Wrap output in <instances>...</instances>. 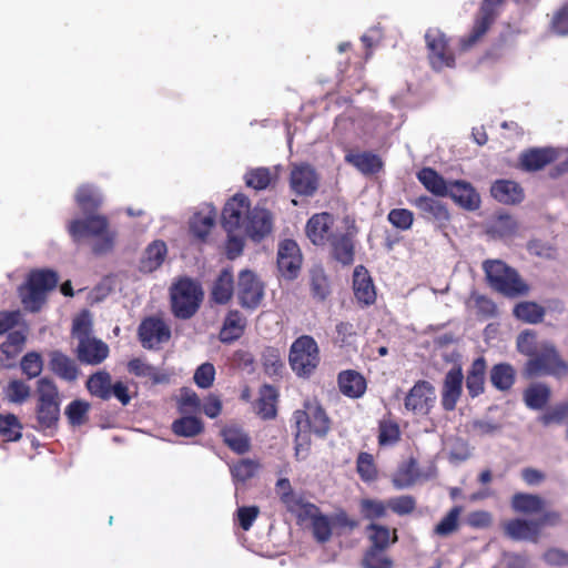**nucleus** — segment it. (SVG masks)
<instances>
[{
	"mask_svg": "<svg viewBox=\"0 0 568 568\" xmlns=\"http://www.w3.org/2000/svg\"><path fill=\"white\" fill-rule=\"evenodd\" d=\"M222 216L226 232L244 233L254 241H260L272 231V214L258 205L252 209L243 194H235L226 202Z\"/></svg>",
	"mask_w": 568,
	"mask_h": 568,
	"instance_id": "obj_1",
	"label": "nucleus"
},
{
	"mask_svg": "<svg viewBox=\"0 0 568 568\" xmlns=\"http://www.w3.org/2000/svg\"><path fill=\"white\" fill-rule=\"evenodd\" d=\"M517 349L529 357L525 366L528 376L568 373V364L559 356L554 344L538 339L534 331H524L517 337Z\"/></svg>",
	"mask_w": 568,
	"mask_h": 568,
	"instance_id": "obj_2",
	"label": "nucleus"
},
{
	"mask_svg": "<svg viewBox=\"0 0 568 568\" xmlns=\"http://www.w3.org/2000/svg\"><path fill=\"white\" fill-rule=\"evenodd\" d=\"M489 285L508 297L526 295L529 286L520 278L518 273L500 260H488L483 264Z\"/></svg>",
	"mask_w": 568,
	"mask_h": 568,
	"instance_id": "obj_3",
	"label": "nucleus"
},
{
	"mask_svg": "<svg viewBox=\"0 0 568 568\" xmlns=\"http://www.w3.org/2000/svg\"><path fill=\"white\" fill-rule=\"evenodd\" d=\"M58 284L57 273L48 270L33 271L28 281L19 288L21 302L26 310L38 312L45 301L47 293Z\"/></svg>",
	"mask_w": 568,
	"mask_h": 568,
	"instance_id": "obj_4",
	"label": "nucleus"
},
{
	"mask_svg": "<svg viewBox=\"0 0 568 568\" xmlns=\"http://www.w3.org/2000/svg\"><path fill=\"white\" fill-rule=\"evenodd\" d=\"M203 298L200 285L190 280L181 278L171 287L173 314L179 318H190L195 314Z\"/></svg>",
	"mask_w": 568,
	"mask_h": 568,
	"instance_id": "obj_5",
	"label": "nucleus"
},
{
	"mask_svg": "<svg viewBox=\"0 0 568 568\" xmlns=\"http://www.w3.org/2000/svg\"><path fill=\"white\" fill-rule=\"evenodd\" d=\"M294 420L296 425V443L297 447L307 443V433L311 430L317 436H325L329 429V420L315 402H306L304 410H296L294 413Z\"/></svg>",
	"mask_w": 568,
	"mask_h": 568,
	"instance_id": "obj_6",
	"label": "nucleus"
},
{
	"mask_svg": "<svg viewBox=\"0 0 568 568\" xmlns=\"http://www.w3.org/2000/svg\"><path fill=\"white\" fill-rule=\"evenodd\" d=\"M288 362L298 377H310L320 364V349L308 335L298 337L291 346Z\"/></svg>",
	"mask_w": 568,
	"mask_h": 568,
	"instance_id": "obj_7",
	"label": "nucleus"
},
{
	"mask_svg": "<svg viewBox=\"0 0 568 568\" xmlns=\"http://www.w3.org/2000/svg\"><path fill=\"white\" fill-rule=\"evenodd\" d=\"M179 409L182 416L172 424V430L178 436L194 437L203 430V424L194 416L187 414L200 409V399L196 393H185L179 400Z\"/></svg>",
	"mask_w": 568,
	"mask_h": 568,
	"instance_id": "obj_8",
	"label": "nucleus"
},
{
	"mask_svg": "<svg viewBox=\"0 0 568 568\" xmlns=\"http://www.w3.org/2000/svg\"><path fill=\"white\" fill-rule=\"evenodd\" d=\"M428 58L433 69L440 71L455 64L453 51L444 32L437 28H430L425 34Z\"/></svg>",
	"mask_w": 568,
	"mask_h": 568,
	"instance_id": "obj_9",
	"label": "nucleus"
},
{
	"mask_svg": "<svg viewBox=\"0 0 568 568\" xmlns=\"http://www.w3.org/2000/svg\"><path fill=\"white\" fill-rule=\"evenodd\" d=\"M236 293L240 304L243 307L255 308L260 305L263 298L264 288L262 283L253 272L248 270H243L239 274Z\"/></svg>",
	"mask_w": 568,
	"mask_h": 568,
	"instance_id": "obj_10",
	"label": "nucleus"
},
{
	"mask_svg": "<svg viewBox=\"0 0 568 568\" xmlns=\"http://www.w3.org/2000/svg\"><path fill=\"white\" fill-rule=\"evenodd\" d=\"M302 264V254L297 243L283 240L277 248V267L282 276L293 280L297 276Z\"/></svg>",
	"mask_w": 568,
	"mask_h": 568,
	"instance_id": "obj_11",
	"label": "nucleus"
},
{
	"mask_svg": "<svg viewBox=\"0 0 568 568\" xmlns=\"http://www.w3.org/2000/svg\"><path fill=\"white\" fill-rule=\"evenodd\" d=\"M139 336L144 347L154 348L170 339L171 331L161 318L149 317L141 323Z\"/></svg>",
	"mask_w": 568,
	"mask_h": 568,
	"instance_id": "obj_12",
	"label": "nucleus"
},
{
	"mask_svg": "<svg viewBox=\"0 0 568 568\" xmlns=\"http://www.w3.org/2000/svg\"><path fill=\"white\" fill-rule=\"evenodd\" d=\"M69 233L75 242L84 237L94 239L103 232L110 231L106 217L103 215H93L87 220L74 219L68 226Z\"/></svg>",
	"mask_w": 568,
	"mask_h": 568,
	"instance_id": "obj_13",
	"label": "nucleus"
},
{
	"mask_svg": "<svg viewBox=\"0 0 568 568\" xmlns=\"http://www.w3.org/2000/svg\"><path fill=\"white\" fill-rule=\"evenodd\" d=\"M297 517L302 521H308L313 529L315 539L325 542L332 535V527L328 518L322 515L318 508L312 504H303L300 507Z\"/></svg>",
	"mask_w": 568,
	"mask_h": 568,
	"instance_id": "obj_14",
	"label": "nucleus"
},
{
	"mask_svg": "<svg viewBox=\"0 0 568 568\" xmlns=\"http://www.w3.org/2000/svg\"><path fill=\"white\" fill-rule=\"evenodd\" d=\"M501 1L503 0L484 1L480 10V16L476 20L471 33L462 40L463 49L470 48L486 33L491 22L494 21L496 8L498 4L501 3Z\"/></svg>",
	"mask_w": 568,
	"mask_h": 568,
	"instance_id": "obj_15",
	"label": "nucleus"
},
{
	"mask_svg": "<svg viewBox=\"0 0 568 568\" xmlns=\"http://www.w3.org/2000/svg\"><path fill=\"white\" fill-rule=\"evenodd\" d=\"M58 393H41L37 406V419L41 429L51 428L58 422L60 403Z\"/></svg>",
	"mask_w": 568,
	"mask_h": 568,
	"instance_id": "obj_16",
	"label": "nucleus"
},
{
	"mask_svg": "<svg viewBox=\"0 0 568 568\" xmlns=\"http://www.w3.org/2000/svg\"><path fill=\"white\" fill-rule=\"evenodd\" d=\"M414 205L420 211L422 216L432 221L439 227H445L450 219L449 212L444 203L438 200L420 196L414 201Z\"/></svg>",
	"mask_w": 568,
	"mask_h": 568,
	"instance_id": "obj_17",
	"label": "nucleus"
},
{
	"mask_svg": "<svg viewBox=\"0 0 568 568\" xmlns=\"http://www.w3.org/2000/svg\"><path fill=\"white\" fill-rule=\"evenodd\" d=\"M559 158V151L554 148H536L521 153V169L532 172L544 169Z\"/></svg>",
	"mask_w": 568,
	"mask_h": 568,
	"instance_id": "obj_18",
	"label": "nucleus"
},
{
	"mask_svg": "<svg viewBox=\"0 0 568 568\" xmlns=\"http://www.w3.org/2000/svg\"><path fill=\"white\" fill-rule=\"evenodd\" d=\"M291 186L300 195H311L317 189V176L306 164L294 165L291 172Z\"/></svg>",
	"mask_w": 568,
	"mask_h": 568,
	"instance_id": "obj_19",
	"label": "nucleus"
},
{
	"mask_svg": "<svg viewBox=\"0 0 568 568\" xmlns=\"http://www.w3.org/2000/svg\"><path fill=\"white\" fill-rule=\"evenodd\" d=\"M462 207L474 211L480 205L479 194L466 181L449 182L448 194Z\"/></svg>",
	"mask_w": 568,
	"mask_h": 568,
	"instance_id": "obj_20",
	"label": "nucleus"
},
{
	"mask_svg": "<svg viewBox=\"0 0 568 568\" xmlns=\"http://www.w3.org/2000/svg\"><path fill=\"white\" fill-rule=\"evenodd\" d=\"M333 216L328 213L313 215L306 224V235L315 245H323L331 239Z\"/></svg>",
	"mask_w": 568,
	"mask_h": 568,
	"instance_id": "obj_21",
	"label": "nucleus"
},
{
	"mask_svg": "<svg viewBox=\"0 0 568 568\" xmlns=\"http://www.w3.org/2000/svg\"><path fill=\"white\" fill-rule=\"evenodd\" d=\"M491 196L503 204H517L524 200L523 187L513 180H497L490 187Z\"/></svg>",
	"mask_w": 568,
	"mask_h": 568,
	"instance_id": "obj_22",
	"label": "nucleus"
},
{
	"mask_svg": "<svg viewBox=\"0 0 568 568\" xmlns=\"http://www.w3.org/2000/svg\"><path fill=\"white\" fill-rule=\"evenodd\" d=\"M77 349L80 361L88 364H99L109 354L108 345L93 336L78 341Z\"/></svg>",
	"mask_w": 568,
	"mask_h": 568,
	"instance_id": "obj_23",
	"label": "nucleus"
},
{
	"mask_svg": "<svg viewBox=\"0 0 568 568\" xmlns=\"http://www.w3.org/2000/svg\"><path fill=\"white\" fill-rule=\"evenodd\" d=\"M353 288L356 300L364 305L373 304L376 300V292L367 270L357 266L353 274Z\"/></svg>",
	"mask_w": 568,
	"mask_h": 568,
	"instance_id": "obj_24",
	"label": "nucleus"
},
{
	"mask_svg": "<svg viewBox=\"0 0 568 568\" xmlns=\"http://www.w3.org/2000/svg\"><path fill=\"white\" fill-rule=\"evenodd\" d=\"M541 529V524L536 520L513 519L505 524L506 534L516 540L536 541Z\"/></svg>",
	"mask_w": 568,
	"mask_h": 568,
	"instance_id": "obj_25",
	"label": "nucleus"
},
{
	"mask_svg": "<svg viewBox=\"0 0 568 568\" xmlns=\"http://www.w3.org/2000/svg\"><path fill=\"white\" fill-rule=\"evenodd\" d=\"M217 211L211 204H205L192 216L190 221L191 232L199 239H205L215 224Z\"/></svg>",
	"mask_w": 568,
	"mask_h": 568,
	"instance_id": "obj_26",
	"label": "nucleus"
},
{
	"mask_svg": "<svg viewBox=\"0 0 568 568\" xmlns=\"http://www.w3.org/2000/svg\"><path fill=\"white\" fill-rule=\"evenodd\" d=\"M244 400L254 402V412L262 418H273L276 415V393H243Z\"/></svg>",
	"mask_w": 568,
	"mask_h": 568,
	"instance_id": "obj_27",
	"label": "nucleus"
},
{
	"mask_svg": "<svg viewBox=\"0 0 568 568\" xmlns=\"http://www.w3.org/2000/svg\"><path fill=\"white\" fill-rule=\"evenodd\" d=\"M166 254V244L160 240L153 241L144 251L140 265L141 270L148 273L158 270L164 262Z\"/></svg>",
	"mask_w": 568,
	"mask_h": 568,
	"instance_id": "obj_28",
	"label": "nucleus"
},
{
	"mask_svg": "<svg viewBox=\"0 0 568 568\" xmlns=\"http://www.w3.org/2000/svg\"><path fill=\"white\" fill-rule=\"evenodd\" d=\"M26 335L20 331L11 332L7 341L0 345V362L3 366H11V361L14 359L23 349Z\"/></svg>",
	"mask_w": 568,
	"mask_h": 568,
	"instance_id": "obj_29",
	"label": "nucleus"
},
{
	"mask_svg": "<svg viewBox=\"0 0 568 568\" xmlns=\"http://www.w3.org/2000/svg\"><path fill=\"white\" fill-rule=\"evenodd\" d=\"M75 201L84 213H90L101 206L103 196L95 186L83 184L75 192Z\"/></svg>",
	"mask_w": 568,
	"mask_h": 568,
	"instance_id": "obj_30",
	"label": "nucleus"
},
{
	"mask_svg": "<svg viewBox=\"0 0 568 568\" xmlns=\"http://www.w3.org/2000/svg\"><path fill=\"white\" fill-rule=\"evenodd\" d=\"M419 182L433 194L446 196L448 194L449 182H446L435 170L424 168L417 174Z\"/></svg>",
	"mask_w": 568,
	"mask_h": 568,
	"instance_id": "obj_31",
	"label": "nucleus"
},
{
	"mask_svg": "<svg viewBox=\"0 0 568 568\" xmlns=\"http://www.w3.org/2000/svg\"><path fill=\"white\" fill-rule=\"evenodd\" d=\"M246 325L245 318L237 312L231 311L220 333V338L224 343L237 339L244 332Z\"/></svg>",
	"mask_w": 568,
	"mask_h": 568,
	"instance_id": "obj_32",
	"label": "nucleus"
},
{
	"mask_svg": "<svg viewBox=\"0 0 568 568\" xmlns=\"http://www.w3.org/2000/svg\"><path fill=\"white\" fill-rule=\"evenodd\" d=\"M260 469V464L253 459H241L240 462L230 466L231 476L235 485L236 491L241 484H245L253 478Z\"/></svg>",
	"mask_w": 568,
	"mask_h": 568,
	"instance_id": "obj_33",
	"label": "nucleus"
},
{
	"mask_svg": "<svg viewBox=\"0 0 568 568\" xmlns=\"http://www.w3.org/2000/svg\"><path fill=\"white\" fill-rule=\"evenodd\" d=\"M345 159L364 174L375 173L382 168L381 159L368 152L348 153Z\"/></svg>",
	"mask_w": 568,
	"mask_h": 568,
	"instance_id": "obj_34",
	"label": "nucleus"
},
{
	"mask_svg": "<svg viewBox=\"0 0 568 568\" xmlns=\"http://www.w3.org/2000/svg\"><path fill=\"white\" fill-rule=\"evenodd\" d=\"M51 369L64 381H74L78 377V369L72 359L65 355L54 352L50 359Z\"/></svg>",
	"mask_w": 568,
	"mask_h": 568,
	"instance_id": "obj_35",
	"label": "nucleus"
},
{
	"mask_svg": "<svg viewBox=\"0 0 568 568\" xmlns=\"http://www.w3.org/2000/svg\"><path fill=\"white\" fill-rule=\"evenodd\" d=\"M332 253L342 264H351L354 261V244L349 234L333 236Z\"/></svg>",
	"mask_w": 568,
	"mask_h": 568,
	"instance_id": "obj_36",
	"label": "nucleus"
},
{
	"mask_svg": "<svg viewBox=\"0 0 568 568\" xmlns=\"http://www.w3.org/2000/svg\"><path fill=\"white\" fill-rule=\"evenodd\" d=\"M516 372L509 364L495 365L490 371V381L494 387L499 390H508L515 382Z\"/></svg>",
	"mask_w": 568,
	"mask_h": 568,
	"instance_id": "obj_37",
	"label": "nucleus"
},
{
	"mask_svg": "<svg viewBox=\"0 0 568 568\" xmlns=\"http://www.w3.org/2000/svg\"><path fill=\"white\" fill-rule=\"evenodd\" d=\"M225 444L235 453L244 454L250 449L248 436L237 426H227L222 432Z\"/></svg>",
	"mask_w": 568,
	"mask_h": 568,
	"instance_id": "obj_38",
	"label": "nucleus"
},
{
	"mask_svg": "<svg viewBox=\"0 0 568 568\" xmlns=\"http://www.w3.org/2000/svg\"><path fill=\"white\" fill-rule=\"evenodd\" d=\"M367 529L368 539L372 542L371 548L386 549L389 545L397 541L395 529L392 532L388 527L379 524H372Z\"/></svg>",
	"mask_w": 568,
	"mask_h": 568,
	"instance_id": "obj_39",
	"label": "nucleus"
},
{
	"mask_svg": "<svg viewBox=\"0 0 568 568\" xmlns=\"http://www.w3.org/2000/svg\"><path fill=\"white\" fill-rule=\"evenodd\" d=\"M511 506L518 513L536 514L544 509L545 501L537 495L519 493L514 495Z\"/></svg>",
	"mask_w": 568,
	"mask_h": 568,
	"instance_id": "obj_40",
	"label": "nucleus"
},
{
	"mask_svg": "<svg viewBox=\"0 0 568 568\" xmlns=\"http://www.w3.org/2000/svg\"><path fill=\"white\" fill-rule=\"evenodd\" d=\"M514 315L523 322L536 324L542 321L545 308L536 302L526 301L515 306Z\"/></svg>",
	"mask_w": 568,
	"mask_h": 568,
	"instance_id": "obj_41",
	"label": "nucleus"
},
{
	"mask_svg": "<svg viewBox=\"0 0 568 568\" xmlns=\"http://www.w3.org/2000/svg\"><path fill=\"white\" fill-rule=\"evenodd\" d=\"M233 295V275L230 271L224 270L212 288V298L220 304H225Z\"/></svg>",
	"mask_w": 568,
	"mask_h": 568,
	"instance_id": "obj_42",
	"label": "nucleus"
},
{
	"mask_svg": "<svg viewBox=\"0 0 568 568\" xmlns=\"http://www.w3.org/2000/svg\"><path fill=\"white\" fill-rule=\"evenodd\" d=\"M518 231V223L509 215H500L496 217L490 226L489 232L500 239H509L514 236Z\"/></svg>",
	"mask_w": 568,
	"mask_h": 568,
	"instance_id": "obj_43",
	"label": "nucleus"
},
{
	"mask_svg": "<svg viewBox=\"0 0 568 568\" xmlns=\"http://www.w3.org/2000/svg\"><path fill=\"white\" fill-rule=\"evenodd\" d=\"M339 390H365V377L355 369H346L338 374L337 377Z\"/></svg>",
	"mask_w": 568,
	"mask_h": 568,
	"instance_id": "obj_44",
	"label": "nucleus"
},
{
	"mask_svg": "<svg viewBox=\"0 0 568 568\" xmlns=\"http://www.w3.org/2000/svg\"><path fill=\"white\" fill-rule=\"evenodd\" d=\"M400 438L398 424L390 419L379 422L378 444L383 447L394 446Z\"/></svg>",
	"mask_w": 568,
	"mask_h": 568,
	"instance_id": "obj_45",
	"label": "nucleus"
},
{
	"mask_svg": "<svg viewBox=\"0 0 568 568\" xmlns=\"http://www.w3.org/2000/svg\"><path fill=\"white\" fill-rule=\"evenodd\" d=\"M21 425L14 415H0V435L7 442H17L21 438Z\"/></svg>",
	"mask_w": 568,
	"mask_h": 568,
	"instance_id": "obj_46",
	"label": "nucleus"
},
{
	"mask_svg": "<svg viewBox=\"0 0 568 568\" xmlns=\"http://www.w3.org/2000/svg\"><path fill=\"white\" fill-rule=\"evenodd\" d=\"M88 390H125L121 383L111 386V377L106 372H98L87 381Z\"/></svg>",
	"mask_w": 568,
	"mask_h": 568,
	"instance_id": "obj_47",
	"label": "nucleus"
},
{
	"mask_svg": "<svg viewBox=\"0 0 568 568\" xmlns=\"http://www.w3.org/2000/svg\"><path fill=\"white\" fill-rule=\"evenodd\" d=\"M311 287L314 297L324 300L329 294V283L321 267L311 271Z\"/></svg>",
	"mask_w": 568,
	"mask_h": 568,
	"instance_id": "obj_48",
	"label": "nucleus"
},
{
	"mask_svg": "<svg viewBox=\"0 0 568 568\" xmlns=\"http://www.w3.org/2000/svg\"><path fill=\"white\" fill-rule=\"evenodd\" d=\"M486 362L483 357L475 359L467 376L468 390H480L483 388Z\"/></svg>",
	"mask_w": 568,
	"mask_h": 568,
	"instance_id": "obj_49",
	"label": "nucleus"
},
{
	"mask_svg": "<svg viewBox=\"0 0 568 568\" xmlns=\"http://www.w3.org/2000/svg\"><path fill=\"white\" fill-rule=\"evenodd\" d=\"M434 398L425 396V393H407L405 407L417 414H427Z\"/></svg>",
	"mask_w": 568,
	"mask_h": 568,
	"instance_id": "obj_50",
	"label": "nucleus"
},
{
	"mask_svg": "<svg viewBox=\"0 0 568 568\" xmlns=\"http://www.w3.org/2000/svg\"><path fill=\"white\" fill-rule=\"evenodd\" d=\"M271 181L272 174L266 168L252 169L245 174L246 185L255 190H263L267 187Z\"/></svg>",
	"mask_w": 568,
	"mask_h": 568,
	"instance_id": "obj_51",
	"label": "nucleus"
},
{
	"mask_svg": "<svg viewBox=\"0 0 568 568\" xmlns=\"http://www.w3.org/2000/svg\"><path fill=\"white\" fill-rule=\"evenodd\" d=\"M335 343L339 347H351L355 345L357 332L352 323L341 322L336 325Z\"/></svg>",
	"mask_w": 568,
	"mask_h": 568,
	"instance_id": "obj_52",
	"label": "nucleus"
},
{
	"mask_svg": "<svg viewBox=\"0 0 568 568\" xmlns=\"http://www.w3.org/2000/svg\"><path fill=\"white\" fill-rule=\"evenodd\" d=\"M275 490L281 500L288 507V509L298 514L300 507L303 504H300L293 495L290 480L286 478L278 479Z\"/></svg>",
	"mask_w": 568,
	"mask_h": 568,
	"instance_id": "obj_53",
	"label": "nucleus"
},
{
	"mask_svg": "<svg viewBox=\"0 0 568 568\" xmlns=\"http://www.w3.org/2000/svg\"><path fill=\"white\" fill-rule=\"evenodd\" d=\"M384 549L369 548L363 558L364 568H393V561L382 551Z\"/></svg>",
	"mask_w": 568,
	"mask_h": 568,
	"instance_id": "obj_54",
	"label": "nucleus"
},
{
	"mask_svg": "<svg viewBox=\"0 0 568 568\" xmlns=\"http://www.w3.org/2000/svg\"><path fill=\"white\" fill-rule=\"evenodd\" d=\"M92 331V316L89 312L80 313L73 320L72 334L78 341L91 337Z\"/></svg>",
	"mask_w": 568,
	"mask_h": 568,
	"instance_id": "obj_55",
	"label": "nucleus"
},
{
	"mask_svg": "<svg viewBox=\"0 0 568 568\" xmlns=\"http://www.w3.org/2000/svg\"><path fill=\"white\" fill-rule=\"evenodd\" d=\"M460 507H454L435 527V534L448 536L458 528Z\"/></svg>",
	"mask_w": 568,
	"mask_h": 568,
	"instance_id": "obj_56",
	"label": "nucleus"
},
{
	"mask_svg": "<svg viewBox=\"0 0 568 568\" xmlns=\"http://www.w3.org/2000/svg\"><path fill=\"white\" fill-rule=\"evenodd\" d=\"M90 405L83 400L72 402L65 410L71 425L79 426L85 423Z\"/></svg>",
	"mask_w": 568,
	"mask_h": 568,
	"instance_id": "obj_57",
	"label": "nucleus"
},
{
	"mask_svg": "<svg viewBox=\"0 0 568 568\" xmlns=\"http://www.w3.org/2000/svg\"><path fill=\"white\" fill-rule=\"evenodd\" d=\"M357 471L361 478L365 481H371L376 478V467L374 458L371 454L361 453L357 458Z\"/></svg>",
	"mask_w": 568,
	"mask_h": 568,
	"instance_id": "obj_58",
	"label": "nucleus"
},
{
	"mask_svg": "<svg viewBox=\"0 0 568 568\" xmlns=\"http://www.w3.org/2000/svg\"><path fill=\"white\" fill-rule=\"evenodd\" d=\"M129 369L135 375L150 377L155 384H161L165 379L164 375L138 358L129 363Z\"/></svg>",
	"mask_w": 568,
	"mask_h": 568,
	"instance_id": "obj_59",
	"label": "nucleus"
},
{
	"mask_svg": "<svg viewBox=\"0 0 568 568\" xmlns=\"http://www.w3.org/2000/svg\"><path fill=\"white\" fill-rule=\"evenodd\" d=\"M362 513L367 519H378L386 515L388 506L381 500L364 499L361 504Z\"/></svg>",
	"mask_w": 568,
	"mask_h": 568,
	"instance_id": "obj_60",
	"label": "nucleus"
},
{
	"mask_svg": "<svg viewBox=\"0 0 568 568\" xmlns=\"http://www.w3.org/2000/svg\"><path fill=\"white\" fill-rule=\"evenodd\" d=\"M215 377V368L211 363L200 365L194 373V382L200 388H209L212 386Z\"/></svg>",
	"mask_w": 568,
	"mask_h": 568,
	"instance_id": "obj_61",
	"label": "nucleus"
},
{
	"mask_svg": "<svg viewBox=\"0 0 568 568\" xmlns=\"http://www.w3.org/2000/svg\"><path fill=\"white\" fill-rule=\"evenodd\" d=\"M388 221L397 229L408 230L413 224L414 215L409 210L394 209L388 213Z\"/></svg>",
	"mask_w": 568,
	"mask_h": 568,
	"instance_id": "obj_62",
	"label": "nucleus"
},
{
	"mask_svg": "<svg viewBox=\"0 0 568 568\" xmlns=\"http://www.w3.org/2000/svg\"><path fill=\"white\" fill-rule=\"evenodd\" d=\"M115 232L110 230L92 239V250L97 254H104L112 250L115 242Z\"/></svg>",
	"mask_w": 568,
	"mask_h": 568,
	"instance_id": "obj_63",
	"label": "nucleus"
},
{
	"mask_svg": "<svg viewBox=\"0 0 568 568\" xmlns=\"http://www.w3.org/2000/svg\"><path fill=\"white\" fill-rule=\"evenodd\" d=\"M544 425L568 423V404H561L539 417Z\"/></svg>",
	"mask_w": 568,
	"mask_h": 568,
	"instance_id": "obj_64",
	"label": "nucleus"
}]
</instances>
